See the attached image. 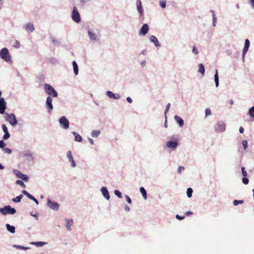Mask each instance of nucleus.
Returning a JSON list of instances; mask_svg holds the SVG:
<instances>
[{"mask_svg":"<svg viewBox=\"0 0 254 254\" xmlns=\"http://www.w3.org/2000/svg\"><path fill=\"white\" fill-rule=\"evenodd\" d=\"M127 100L129 103H131L132 102V100L130 97H127Z\"/></svg>","mask_w":254,"mask_h":254,"instance_id":"774afa93","label":"nucleus"},{"mask_svg":"<svg viewBox=\"0 0 254 254\" xmlns=\"http://www.w3.org/2000/svg\"><path fill=\"white\" fill-rule=\"evenodd\" d=\"M72 65L74 74L77 75L78 74V67L75 61L72 62Z\"/></svg>","mask_w":254,"mask_h":254,"instance_id":"b1692460","label":"nucleus"},{"mask_svg":"<svg viewBox=\"0 0 254 254\" xmlns=\"http://www.w3.org/2000/svg\"><path fill=\"white\" fill-rule=\"evenodd\" d=\"M0 57L6 62L11 61V56L6 48H3L0 51Z\"/></svg>","mask_w":254,"mask_h":254,"instance_id":"f03ea898","label":"nucleus"},{"mask_svg":"<svg viewBox=\"0 0 254 254\" xmlns=\"http://www.w3.org/2000/svg\"><path fill=\"white\" fill-rule=\"evenodd\" d=\"M250 41L249 40V39H247L245 40V45H244V47L243 48V51H244V52H248V50H249V48L250 47Z\"/></svg>","mask_w":254,"mask_h":254,"instance_id":"5701e85b","label":"nucleus"},{"mask_svg":"<svg viewBox=\"0 0 254 254\" xmlns=\"http://www.w3.org/2000/svg\"><path fill=\"white\" fill-rule=\"evenodd\" d=\"M65 221H66L65 227L66 228V229L68 231H70L71 230V226L73 225V220L71 219H66Z\"/></svg>","mask_w":254,"mask_h":254,"instance_id":"f3484780","label":"nucleus"},{"mask_svg":"<svg viewBox=\"0 0 254 254\" xmlns=\"http://www.w3.org/2000/svg\"><path fill=\"white\" fill-rule=\"evenodd\" d=\"M176 217L177 219L181 220L185 218V216H181L178 214H177L176 216Z\"/></svg>","mask_w":254,"mask_h":254,"instance_id":"e2e57ef3","label":"nucleus"},{"mask_svg":"<svg viewBox=\"0 0 254 254\" xmlns=\"http://www.w3.org/2000/svg\"><path fill=\"white\" fill-rule=\"evenodd\" d=\"M192 52L195 55H196L198 53V50L195 46H193L192 47Z\"/></svg>","mask_w":254,"mask_h":254,"instance_id":"09e8293b","label":"nucleus"},{"mask_svg":"<svg viewBox=\"0 0 254 254\" xmlns=\"http://www.w3.org/2000/svg\"><path fill=\"white\" fill-rule=\"evenodd\" d=\"M24 28L27 31L30 32H32L35 29L34 25L31 23H28L25 25Z\"/></svg>","mask_w":254,"mask_h":254,"instance_id":"a211bd4d","label":"nucleus"},{"mask_svg":"<svg viewBox=\"0 0 254 254\" xmlns=\"http://www.w3.org/2000/svg\"><path fill=\"white\" fill-rule=\"evenodd\" d=\"M185 170V168L184 167H183V166H180L178 169V173L180 174L181 173V171L182 170Z\"/></svg>","mask_w":254,"mask_h":254,"instance_id":"bf43d9fd","label":"nucleus"},{"mask_svg":"<svg viewBox=\"0 0 254 254\" xmlns=\"http://www.w3.org/2000/svg\"><path fill=\"white\" fill-rule=\"evenodd\" d=\"M16 213L15 208L11 207L10 205H6L0 208V213L3 215L7 214H14Z\"/></svg>","mask_w":254,"mask_h":254,"instance_id":"f257e3e1","label":"nucleus"},{"mask_svg":"<svg viewBox=\"0 0 254 254\" xmlns=\"http://www.w3.org/2000/svg\"><path fill=\"white\" fill-rule=\"evenodd\" d=\"M22 194H20L19 195L17 196V197L12 198V200L14 202H19L21 201V199L23 197Z\"/></svg>","mask_w":254,"mask_h":254,"instance_id":"c756f323","label":"nucleus"},{"mask_svg":"<svg viewBox=\"0 0 254 254\" xmlns=\"http://www.w3.org/2000/svg\"><path fill=\"white\" fill-rule=\"evenodd\" d=\"M242 173L244 177H246L247 176V173L245 171V168L244 167L242 168Z\"/></svg>","mask_w":254,"mask_h":254,"instance_id":"5fc2aeb1","label":"nucleus"},{"mask_svg":"<svg viewBox=\"0 0 254 254\" xmlns=\"http://www.w3.org/2000/svg\"><path fill=\"white\" fill-rule=\"evenodd\" d=\"M159 4L162 8H165L166 6V3L165 0H160Z\"/></svg>","mask_w":254,"mask_h":254,"instance_id":"e433bc0d","label":"nucleus"},{"mask_svg":"<svg viewBox=\"0 0 254 254\" xmlns=\"http://www.w3.org/2000/svg\"><path fill=\"white\" fill-rule=\"evenodd\" d=\"M3 151H4L5 153H6L8 154H10L12 152V150L10 148H3Z\"/></svg>","mask_w":254,"mask_h":254,"instance_id":"3c124183","label":"nucleus"},{"mask_svg":"<svg viewBox=\"0 0 254 254\" xmlns=\"http://www.w3.org/2000/svg\"><path fill=\"white\" fill-rule=\"evenodd\" d=\"M217 22V18L215 15H213V20H212V25L213 26H215Z\"/></svg>","mask_w":254,"mask_h":254,"instance_id":"de8ad7c7","label":"nucleus"},{"mask_svg":"<svg viewBox=\"0 0 254 254\" xmlns=\"http://www.w3.org/2000/svg\"><path fill=\"white\" fill-rule=\"evenodd\" d=\"M174 119L180 127H182L184 125V122L180 117L176 115L174 117Z\"/></svg>","mask_w":254,"mask_h":254,"instance_id":"6ab92c4d","label":"nucleus"},{"mask_svg":"<svg viewBox=\"0 0 254 254\" xmlns=\"http://www.w3.org/2000/svg\"><path fill=\"white\" fill-rule=\"evenodd\" d=\"M6 108V102L3 98H0V114H5V110Z\"/></svg>","mask_w":254,"mask_h":254,"instance_id":"f8f14e48","label":"nucleus"},{"mask_svg":"<svg viewBox=\"0 0 254 254\" xmlns=\"http://www.w3.org/2000/svg\"><path fill=\"white\" fill-rule=\"evenodd\" d=\"M114 193L119 198L122 197V194L119 190H115Z\"/></svg>","mask_w":254,"mask_h":254,"instance_id":"ea45409f","label":"nucleus"},{"mask_svg":"<svg viewBox=\"0 0 254 254\" xmlns=\"http://www.w3.org/2000/svg\"><path fill=\"white\" fill-rule=\"evenodd\" d=\"M205 117L211 115V111L209 108H206L205 111Z\"/></svg>","mask_w":254,"mask_h":254,"instance_id":"a19ab883","label":"nucleus"},{"mask_svg":"<svg viewBox=\"0 0 254 254\" xmlns=\"http://www.w3.org/2000/svg\"><path fill=\"white\" fill-rule=\"evenodd\" d=\"M52 42L55 45H60L61 44V42L54 37L52 38Z\"/></svg>","mask_w":254,"mask_h":254,"instance_id":"72a5a7b5","label":"nucleus"},{"mask_svg":"<svg viewBox=\"0 0 254 254\" xmlns=\"http://www.w3.org/2000/svg\"><path fill=\"white\" fill-rule=\"evenodd\" d=\"M106 95L110 98H113L115 95V94L113 93L112 91H108L106 92Z\"/></svg>","mask_w":254,"mask_h":254,"instance_id":"58836bf2","label":"nucleus"},{"mask_svg":"<svg viewBox=\"0 0 254 254\" xmlns=\"http://www.w3.org/2000/svg\"><path fill=\"white\" fill-rule=\"evenodd\" d=\"M249 114L250 116H251L252 117L254 118V106L251 107L249 111Z\"/></svg>","mask_w":254,"mask_h":254,"instance_id":"c9c22d12","label":"nucleus"},{"mask_svg":"<svg viewBox=\"0 0 254 254\" xmlns=\"http://www.w3.org/2000/svg\"><path fill=\"white\" fill-rule=\"evenodd\" d=\"M101 191L102 194L107 200H109L110 198V196L109 191L106 187H103L101 189Z\"/></svg>","mask_w":254,"mask_h":254,"instance_id":"4468645a","label":"nucleus"},{"mask_svg":"<svg viewBox=\"0 0 254 254\" xmlns=\"http://www.w3.org/2000/svg\"><path fill=\"white\" fill-rule=\"evenodd\" d=\"M5 226L7 231H8L9 232L12 234L15 232V228L14 226H11L9 224H6Z\"/></svg>","mask_w":254,"mask_h":254,"instance_id":"412c9836","label":"nucleus"},{"mask_svg":"<svg viewBox=\"0 0 254 254\" xmlns=\"http://www.w3.org/2000/svg\"><path fill=\"white\" fill-rule=\"evenodd\" d=\"M148 25L147 24H144L140 29L139 34L141 35H145L148 33Z\"/></svg>","mask_w":254,"mask_h":254,"instance_id":"2eb2a0df","label":"nucleus"},{"mask_svg":"<svg viewBox=\"0 0 254 254\" xmlns=\"http://www.w3.org/2000/svg\"><path fill=\"white\" fill-rule=\"evenodd\" d=\"M247 52H244V51H243L242 59V61L243 62H244V61H245V55L247 54Z\"/></svg>","mask_w":254,"mask_h":254,"instance_id":"338daca9","label":"nucleus"},{"mask_svg":"<svg viewBox=\"0 0 254 254\" xmlns=\"http://www.w3.org/2000/svg\"><path fill=\"white\" fill-rule=\"evenodd\" d=\"M16 184L17 185H20L21 187H22L23 188H26V186H25L24 183H23V182L20 180H17L16 182Z\"/></svg>","mask_w":254,"mask_h":254,"instance_id":"f704fd0d","label":"nucleus"},{"mask_svg":"<svg viewBox=\"0 0 254 254\" xmlns=\"http://www.w3.org/2000/svg\"><path fill=\"white\" fill-rule=\"evenodd\" d=\"M13 47L15 48H19L20 47V42L16 40L14 44L13 45Z\"/></svg>","mask_w":254,"mask_h":254,"instance_id":"49530a36","label":"nucleus"},{"mask_svg":"<svg viewBox=\"0 0 254 254\" xmlns=\"http://www.w3.org/2000/svg\"><path fill=\"white\" fill-rule=\"evenodd\" d=\"M242 144L243 146L244 147V149H246L248 147V142L246 140H244L242 141Z\"/></svg>","mask_w":254,"mask_h":254,"instance_id":"c03bdc74","label":"nucleus"},{"mask_svg":"<svg viewBox=\"0 0 254 254\" xmlns=\"http://www.w3.org/2000/svg\"><path fill=\"white\" fill-rule=\"evenodd\" d=\"M198 72H200L201 74H202L203 75L205 73V68L203 64H198Z\"/></svg>","mask_w":254,"mask_h":254,"instance_id":"a878e982","label":"nucleus"},{"mask_svg":"<svg viewBox=\"0 0 254 254\" xmlns=\"http://www.w3.org/2000/svg\"><path fill=\"white\" fill-rule=\"evenodd\" d=\"M59 122L61 127L62 128H63L65 129L68 128L69 125V122L65 116L61 117L59 119Z\"/></svg>","mask_w":254,"mask_h":254,"instance_id":"0eeeda50","label":"nucleus"},{"mask_svg":"<svg viewBox=\"0 0 254 254\" xmlns=\"http://www.w3.org/2000/svg\"><path fill=\"white\" fill-rule=\"evenodd\" d=\"M178 141L177 140L175 141H169L167 142L166 146L168 148L174 150L178 146Z\"/></svg>","mask_w":254,"mask_h":254,"instance_id":"ddd939ff","label":"nucleus"},{"mask_svg":"<svg viewBox=\"0 0 254 254\" xmlns=\"http://www.w3.org/2000/svg\"><path fill=\"white\" fill-rule=\"evenodd\" d=\"M140 191L144 199L145 200H146L147 199V192H146V191L145 190V189L142 187H141L140 188Z\"/></svg>","mask_w":254,"mask_h":254,"instance_id":"bb28decb","label":"nucleus"},{"mask_svg":"<svg viewBox=\"0 0 254 254\" xmlns=\"http://www.w3.org/2000/svg\"><path fill=\"white\" fill-rule=\"evenodd\" d=\"M4 115L5 120L8 121L11 126H15L17 125V121L14 114H8L6 113Z\"/></svg>","mask_w":254,"mask_h":254,"instance_id":"20e7f679","label":"nucleus"},{"mask_svg":"<svg viewBox=\"0 0 254 254\" xmlns=\"http://www.w3.org/2000/svg\"><path fill=\"white\" fill-rule=\"evenodd\" d=\"M100 134V131L98 130H93L91 132V135L93 137H97Z\"/></svg>","mask_w":254,"mask_h":254,"instance_id":"c85d7f7f","label":"nucleus"},{"mask_svg":"<svg viewBox=\"0 0 254 254\" xmlns=\"http://www.w3.org/2000/svg\"><path fill=\"white\" fill-rule=\"evenodd\" d=\"M121 96L119 94H115L113 99H119Z\"/></svg>","mask_w":254,"mask_h":254,"instance_id":"69168bd1","label":"nucleus"},{"mask_svg":"<svg viewBox=\"0 0 254 254\" xmlns=\"http://www.w3.org/2000/svg\"><path fill=\"white\" fill-rule=\"evenodd\" d=\"M146 61L145 60H143L141 62V64H140L142 67H144L146 65Z\"/></svg>","mask_w":254,"mask_h":254,"instance_id":"0e129e2a","label":"nucleus"},{"mask_svg":"<svg viewBox=\"0 0 254 254\" xmlns=\"http://www.w3.org/2000/svg\"><path fill=\"white\" fill-rule=\"evenodd\" d=\"M85 3V1L84 0H80V2L79 3V5L80 6H82L84 5Z\"/></svg>","mask_w":254,"mask_h":254,"instance_id":"680f3d73","label":"nucleus"},{"mask_svg":"<svg viewBox=\"0 0 254 254\" xmlns=\"http://www.w3.org/2000/svg\"><path fill=\"white\" fill-rule=\"evenodd\" d=\"M71 18L76 23H79L81 21L80 14L75 6L73 7V10L71 13Z\"/></svg>","mask_w":254,"mask_h":254,"instance_id":"423d86ee","label":"nucleus"},{"mask_svg":"<svg viewBox=\"0 0 254 254\" xmlns=\"http://www.w3.org/2000/svg\"><path fill=\"white\" fill-rule=\"evenodd\" d=\"M88 34L91 40H97V36L95 33L91 32V31H88Z\"/></svg>","mask_w":254,"mask_h":254,"instance_id":"4be33fe9","label":"nucleus"},{"mask_svg":"<svg viewBox=\"0 0 254 254\" xmlns=\"http://www.w3.org/2000/svg\"><path fill=\"white\" fill-rule=\"evenodd\" d=\"M1 127H2V129L3 131V132L4 133L6 132H8L7 128V127H6L5 125H4V124L2 125Z\"/></svg>","mask_w":254,"mask_h":254,"instance_id":"603ef678","label":"nucleus"},{"mask_svg":"<svg viewBox=\"0 0 254 254\" xmlns=\"http://www.w3.org/2000/svg\"><path fill=\"white\" fill-rule=\"evenodd\" d=\"M242 181H243V183L245 184V185H247L248 183H249V179L246 178V177H244L243 179H242Z\"/></svg>","mask_w":254,"mask_h":254,"instance_id":"8fccbe9b","label":"nucleus"},{"mask_svg":"<svg viewBox=\"0 0 254 254\" xmlns=\"http://www.w3.org/2000/svg\"><path fill=\"white\" fill-rule=\"evenodd\" d=\"M244 203V201L242 200H234L233 201V204L235 206L238 205L239 204H242Z\"/></svg>","mask_w":254,"mask_h":254,"instance_id":"4c0bfd02","label":"nucleus"},{"mask_svg":"<svg viewBox=\"0 0 254 254\" xmlns=\"http://www.w3.org/2000/svg\"><path fill=\"white\" fill-rule=\"evenodd\" d=\"M21 155L23 157H25L28 161H33L34 158L32 153L29 150H26L21 153Z\"/></svg>","mask_w":254,"mask_h":254,"instance_id":"1a4fd4ad","label":"nucleus"},{"mask_svg":"<svg viewBox=\"0 0 254 254\" xmlns=\"http://www.w3.org/2000/svg\"><path fill=\"white\" fill-rule=\"evenodd\" d=\"M5 146V143H4V142L2 140H0V148H4V147Z\"/></svg>","mask_w":254,"mask_h":254,"instance_id":"6e6d98bb","label":"nucleus"},{"mask_svg":"<svg viewBox=\"0 0 254 254\" xmlns=\"http://www.w3.org/2000/svg\"><path fill=\"white\" fill-rule=\"evenodd\" d=\"M192 192H193V190L191 188H188L187 190V196L188 197L190 198L191 197Z\"/></svg>","mask_w":254,"mask_h":254,"instance_id":"473e14b6","label":"nucleus"},{"mask_svg":"<svg viewBox=\"0 0 254 254\" xmlns=\"http://www.w3.org/2000/svg\"><path fill=\"white\" fill-rule=\"evenodd\" d=\"M137 11L140 14V16H142L143 15V9L142 5L137 6Z\"/></svg>","mask_w":254,"mask_h":254,"instance_id":"2f4dec72","label":"nucleus"},{"mask_svg":"<svg viewBox=\"0 0 254 254\" xmlns=\"http://www.w3.org/2000/svg\"><path fill=\"white\" fill-rule=\"evenodd\" d=\"M214 128L216 132H224L226 129V124L223 121H218L215 124Z\"/></svg>","mask_w":254,"mask_h":254,"instance_id":"39448f33","label":"nucleus"},{"mask_svg":"<svg viewBox=\"0 0 254 254\" xmlns=\"http://www.w3.org/2000/svg\"><path fill=\"white\" fill-rule=\"evenodd\" d=\"M34 244L38 247H42L45 244V243L43 242H36Z\"/></svg>","mask_w":254,"mask_h":254,"instance_id":"a18cd8bd","label":"nucleus"},{"mask_svg":"<svg viewBox=\"0 0 254 254\" xmlns=\"http://www.w3.org/2000/svg\"><path fill=\"white\" fill-rule=\"evenodd\" d=\"M214 81L215 83V86L216 87H217L219 86V77L217 69H216L215 70V73L214 74Z\"/></svg>","mask_w":254,"mask_h":254,"instance_id":"393cba45","label":"nucleus"},{"mask_svg":"<svg viewBox=\"0 0 254 254\" xmlns=\"http://www.w3.org/2000/svg\"><path fill=\"white\" fill-rule=\"evenodd\" d=\"M149 40L151 42L153 43L154 44V45L157 47H159L161 46L157 38L154 35H151L149 37Z\"/></svg>","mask_w":254,"mask_h":254,"instance_id":"dca6fc26","label":"nucleus"},{"mask_svg":"<svg viewBox=\"0 0 254 254\" xmlns=\"http://www.w3.org/2000/svg\"><path fill=\"white\" fill-rule=\"evenodd\" d=\"M21 179L27 182L29 180V177L27 175L23 174Z\"/></svg>","mask_w":254,"mask_h":254,"instance_id":"37998d69","label":"nucleus"},{"mask_svg":"<svg viewBox=\"0 0 254 254\" xmlns=\"http://www.w3.org/2000/svg\"><path fill=\"white\" fill-rule=\"evenodd\" d=\"M249 3L252 7L254 9V0H249Z\"/></svg>","mask_w":254,"mask_h":254,"instance_id":"052dcab7","label":"nucleus"},{"mask_svg":"<svg viewBox=\"0 0 254 254\" xmlns=\"http://www.w3.org/2000/svg\"><path fill=\"white\" fill-rule=\"evenodd\" d=\"M22 193L23 194H24V195H25L26 196H27L28 198L31 195V194L27 191H26V190H23L22 191Z\"/></svg>","mask_w":254,"mask_h":254,"instance_id":"864d4df0","label":"nucleus"},{"mask_svg":"<svg viewBox=\"0 0 254 254\" xmlns=\"http://www.w3.org/2000/svg\"><path fill=\"white\" fill-rule=\"evenodd\" d=\"M66 157L68 160V161L71 164V166L72 168H75L76 167V163L73 159L72 154L71 151H68L67 152Z\"/></svg>","mask_w":254,"mask_h":254,"instance_id":"9b49d317","label":"nucleus"},{"mask_svg":"<svg viewBox=\"0 0 254 254\" xmlns=\"http://www.w3.org/2000/svg\"><path fill=\"white\" fill-rule=\"evenodd\" d=\"M47 204L49 208L54 210L57 211L59 209V203L56 201L51 200L49 198L47 199Z\"/></svg>","mask_w":254,"mask_h":254,"instance_id":"6e6552de","label":"nucleus"},{"mask_svg":"<svg viewBox=\"0 0 254 254\" xmlns=\"http://www.w3.org/2000/svg\"><path fill=\"white\" fill-rule=\"evenodd\" d=\"M170 103H168L167 106H166V110H165V114L166 115L167 114V113L168 112V111L169 110V109H170Z\"/></svg>","mask_w":254,"mask_h":254,"instance_id":"4d7b16f0","label":"nucleus"},{"mask_svg":"<svg viewBox=\"0 0 254 254\" xmlns=\"http://www.w3.org/2000/svg\"><path fill=\"white\" fill-rule=\"evenodd\" d=\"M125 197L126 198L127 202L128 203L130 204L131 203V198L128 195H126Z\"/></svg>","mask_w":254,"mask_h":254,"instance_id":"13d9d810","label":"nucleus"},{"mask_svg":"<svg viewBox=\"0 0 254 254\" xmlns=\"http://www.w3.org/2000/svg\"><path fill=\"white\" fill-rule=\"evenodd\" d=\"M44 89L45 92L49 96L53 95L54 97L58 96V93L51 85L46 83L44 85Z\"/></svg>","mask_w":254,"mask_h":254,"instance_id":"7ed1b4c3","label":"nucleus"},{"mask_svg":"<svg viewBox=\"0 0 254 254\" xmlns=\"http://www.w3.org/2000/svg\"><path fill=\"white\" fill-rule=\"evenodd\" d=\"M10 134L8 132H6L4 133V134L3 135L2 138L3 140H6L10 137Z\"/></svg>","mask_w":254,"mask_h":254,"instance_id":"79ce46f5","label":"nucleus"},{"mask_svg":"<svg viewBox=\"0 0 254 254\" xmlns=\"http://www.w3.org/2000/svg\"><path fill=\"white\" fill-rule=\"evenodd\" d=\"M72 133L74 135V140L77 142H81L82 138L81 136L78 134L76 132L73 131Z\"/></svg>","mask_w":254,"mask_h":254,"instance_id":"aec40b11","label":"nucleus"},{"mask_svg":"<svg viewBox=\"0 0 254 254\" xmlns=\"http://www.w3.org/2000/svg\"><path fill=\"white\" fill-rule=\"evenodd\" d=\"M13 247L17 249H20V250H27L29 249V247H24V246H21L16 245H13Z\"/></svg>","mask_w":254,"mask_h":254,"instance_id":"7c9ffc66","label":"nucleus"},{"mask_svg":"<svg viewBox=\"0 0 254 254\" xmlns=\"http://www.w3.org/2000/svg\"><path fill=\"white\" fill-rule=\"evenodd\" d=\"M46 107L48 112L50 113L53 109V106L52 104V99L50 96H48L47 98L46 102Z\"/></svg>","mask_w":254,"mask_h":254,"instance_id":"9d476101","label":"nucleus"},{"mask_svg":"<svg viewBox=\"0 0 254 254\" xmlns=\"http://www.w3.org/2000/svg\"><path fill=\"white\" fill-rule=\"evenodd\" d=\"M13 172L17 178L20 179L22 178L23 174H22L20 171L14 169Z\"/></svg>","mask_w":254,"mask_h":254,"instance_id":"cd10ccee","label":"nucleus"}]
</instances>
